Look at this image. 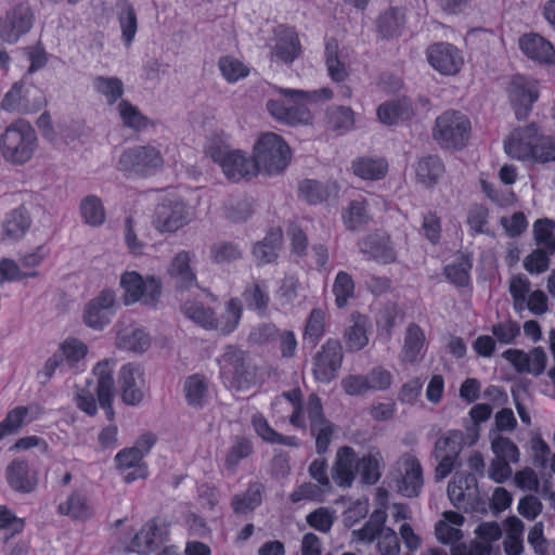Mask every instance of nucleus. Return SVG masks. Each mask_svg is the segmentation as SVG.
I'll use <instances>...</instances> for the list:
<instances>
[{
  "label": "nucleus",
  "mask_w": 555,
  "mask_h": 555,
  "mask_svg": "<svg viewBox=\"0 0 555 555\" xmlns=\"http://www.w3.org/2000/svg\"><path fill=\"white\" fill-rule=\"evenodd\" d=\"M278 92L284 96V100H269L267 109L273 118L291 126L310 122L311 113L306 106L307 103H317L333 96L330 88L313 91L279 88Z\"/></svg>",
  "instance_id": "f257e3e1"
},
{
  "label": "nucleus",
  "mask_w": 555,
  "mask_h": 555,
  "mask_svg": "<svg viewBox=\"0 0 555 555\" xmlns=\"http://www.w3.org/2000/svg\"><path fill=\"white\" fill-rule=\"evenodd\" d=\"M114 361L103 360L93 367V374L96 377V385L91 389L92 382L87 380L86 387H77L75 402L81 411L90 416L98 412L96 400L101 408L105 411L106 416L111 420L114 416L113 400L116 395L115 380L113 377Z\"/></svg>",
  "instance_id": "f03ea898"
},
{
  "label": "nucleus",
  "mask_w": 555,
  "mask_h": 555,
  "mask_svg": "<svg viewBox=\"0 0 555 555\" xmlns=\"http://www.w3.org/2000/svg\"><path fill=\"white\" fill-rule=\"evenodd\" d=\"M36 149V131L24 119L10 124L0 134V155L8 164L21 166L28 163Z\"/></svg>",
  "instance_id": "7ed1b4c3"
},
{
  "label": "nucleus",
  "mask_w": 555,
  "mask_h": 555,
  "mask_svg": "<svg viewBox=\"0 0 555 555\" xmlns=\"http://www.w3.org/2000/svg\"><path fill=\"white\" fill-rule=\"evenodd\" d=\"M217 361L220 377L229 389L244 390L254 384L256 369L246 351L228 345Z\"/></svg>",
  "instance_id": "20e7f679"
},
{
  "label": "nucleus",
  "mask_w": 555,
  "mask_h": 555,
  "mask_svg": "<svg viewBox=\"0 0 555 555\" xmlns=\"http://www.w3.org/2000/svg\"><path fill=\"white\" fill-rule=\"evenodd\" d=\"M205 152L221 167L229 180L237 182L257 175L254 157L250 158L241 151L231 150L219 137L208 140Z\"/></svg>",
  "instance_id": "39448f33"
},
{
  "label": "nucleus",
  "mask_w": 555,
  "mask_h": 555,
  "mask_svg": "<svg viewBox=\"0 0 555 555\" xmlns=\"http://www.w3.org/2000/svg\"><path fill=\"white\" fill-rule=\"evenodd\" d=\"M472 132L469 118L459 111H446L436 118L433 137L441 147H464Z\"/></svg>",
  "instance_id": "423d86ee"
},
{
  "label": "nucleus",
  "mask_w": 555,
  "mask_h": 555,
  "mask_svg": "<svg viewBox=\"0 0 555 555\" xmlns=\"http://www.w3.org/2000/svg\"><path fill=\"white\" fill-rule=\"evenodd\" d=\"M289 159V146L280 135L268 132L258 139L254 155L257 172L262 169L269 175L279 173L286 168Z\"/></svg>",
  "instance_id": "0eeeda50"
},
{
  "label": "nucleus",
  "mask_w": 555,
  "mask_h": 555,
  "mask_svg": "<svg viewBox=\"0 0 555 555\" xmlns=\"http://www.w3.org/2000/svg\"><path fill=\"white\" fill-rule=\"evenodd\" d=\"M193 219L192 208L179 196L167 195L157 204L152 224L160 233H175Z\"/></svg>",
  "instance_id": "6e6552de"
},
{
  "label": "nucleus",
  "mask_w": 555,
  "mask_h": 555,
  "mask_svg": "<svg viewBox=\"0 0 555 555\" xmlns=\"http://www.w3.org/2000/svg\"><path fill=\"white\" fill-rule=\"evenodd\" d=\"M9 8L0 16V38L14 44L28 34L35 22V14L27 0H8Z\"/></svg>",
  "instance_id": "1a4fd4ad"
},
{
  "label": "nucleus",
  "mask_w": 555,
  "mask_h": 555,
  "mask_svg": "<svg viewBox=\"0 0 555 555\" xmlns=\"http://www.w3.org/2000/svg\"><path fill=\"white\" fill-rule=\"evenodd\" d=\"M160 152L151 145L134 146L121 153L117 169L128 176H151L163 166Z\"/></svg>",
  "instance_id": "9d476101"
},
{
  "label": "nucleus",
  "mask_w": 555,
  "mask_h": 555,
  "mask_svg": "<svg viewBox=\"0 0 555 555\" xmlns=\"http://www.w3.org/2000/svg\"><path fill=\"white\" fill-rule=\"evenodd\" d=\"M120 285L125 291L126 305L141 301L145 306L154 307L162 293V284L154 276L143 279L134 271L125 272L120 278Z\"/></svg>",
  "instance_id": "9b49d317"
},
{
  "label": "nucleus",
  "mask_w": 555,
  "mask_h": 555,
  "mask_svg": "<svg viewBox=\"0 0 555 555\" xmlns=\"http://www.w3.org/2000/svg\"><path fill=\"white\" fill-rule=\"evenodd\" d=\"M464 436L461 430H448L438 438L434 446L433 455L438 461L435 479H444L457 465L459 455L463 449Z\"/></svg>",
  "instance_id": "f8f14e48"
},
{
  "label": "nucleus",
  "mask_w": 555,
  "mask_h": 555,
  "mask_svg": "<svg viewBox=\"0 0 555 555\" xmlns=\"http://www.w3.org/2000/svg\"><path fill=\"white\" fill-rule=\"evenodd\" d=\"M43 104L42 92L21 80L15 82L4 94L0 106L9 113L31 114L40 111Z\"/></svg>",
  "instance_id": "ddd939ff"
},
{
  "label": "nucleus",
  "mask_w": 555,
  "mask_h": 555,
  "mask_svg": "<svg viewBox=\"0 0 555 555\" xmlns=\"http://www.w3.org/2000/svg\"><path fill=\"white\" fill-rule=\"evenodd\" d=\"M120 398L127 405H139L146 393L147 387L143 367L138 363H126L118 372Z\"/></svg>",
  "instance_id": "4468645a"
},
{
  "label": "nucleus",
  "mask_w": 555,
  "mask_h": 555,
  "mask_svg": "<svg viewBox=\"0 0 555 555\" xmlns=\"http://www.w3.org/2000/svg\"><path fill=\"white\" fill-rule=\"evenodd\" d=\"M344 359L343 347L336 339H327L313 357V375L317 380L328 384L336 378Z\"/></svg>",
  "instance_id": "2eb2a0df"
},
{
  "label": "nucleus",
  "mask_w": 555,
  "mask_h": 555,
  "mask_svg": "<svg viewBox=\"0 0 555 555\" xmlns=\"http://www.w3.org/2000/svg\"><path fill=\"white\" fill-rule=\"evenodd\" d=\"M508 95L516 118L522 120L527 118L533 103L539 99L538 82L531 78L515 76L509 82Z\"/></svg>",
  "instance_id": "dca6fc26"
},
{
  "label": "nucleus",
  "mask_w": 555,
  "mask_h": 555,
  "mask_svg": "<svg viewBox=\"0 0 555 555\" xmlns=\"http://www.w3.org/2000/svg\"><path fill=\"white\" fill-rule=\"evenodd\" d=\"M426 55L430 66L446 76L457 74L464 63L461 51L449 42H438L429 46Z\"/></svg>",
  "instance_id": "f3484780"
},
{
  "label": "nucleus",
  "mask_w": 555,
  "mask_h": 555,
  "mask_svg": "<svg viewBox=\"0 0 555 555\" xmlns=\"http://www.w3.org/2000/svg\"><path fill=\"white\" fill-rule=\"evenodd\" d=\"M448 496L453 505L465 511H475L474 503H479L477 479L470 473H456L448 485Z\"/></svg>",
  "instance_id": "a211bd4d"
},
{
  "label": "nucleus",
  "mask_w": 555,
  "mask_h": 555,
  "mask_svg": "<svg viewBox=\"0 0 555 555\" xmlns=\"http://www.w3.org/2000/svg\"><path fill=\"white\" fill-rule=\"evenodd\" d=\"M401 478L398 480L399 492L406 498L418 496L423 486V467L412 454L405 453L398 461Z\"/></svg>",
  "instance_id": "6ab92c4d"
},
{
  "label": "nucleus",
  "mask_w": 555,
  "mask_h": 555,
  "mask_svg": "<svg viewBox=\"0 0 555 555\" xmlns=\"http://www.w3.org/2000/svg\"><path fill=\"white\" fill-rule=\"evenodd\" d=\"M115 313V294L104 289L89 301L85 308V323L93 330H103Z\"/></svg>",
  "instance_id": "aec40b11"
},
{
  "label": "nucleus",
  "mask_w": 555,
  "mask_h": 555,
  "mask_svg": "<svg viewBox=\"0 0 555 555\" xmlns=\"http://www.w3.org/2000/svg\"><path fill=\"white\" fill-rule=\"evenodd\" d=\"M520 374L541 375L546 366L547 356L542 347H534L530 352L520 349H507L502 353Z\"/></svg>",
  "instance_id": "412c9836"
},
{
  "label": "nucleus",
  "mask_w": 555,
  "mask_h": 555,
  "mask_svg": "<svg viewBox=\"0 0 555 555\" xmlns=\"http://www.w3.org/2000/svg\"><path fill=\"white\" fill-rule=\"evenodd\" d=\"M540 137L541 133L535 124L515 129L504 141V150L515 159L529 160Z\"/></svg>",
  "instance_id": "4be33fe9"
},
{
  "label": "nucleus",
  "mask_w": 555,
  "mask_h": 555,
  "mask_svg": "<svg viewBox=\"0 0 555 555\" xmlns=\"http://www.w3.org/2000/svg\"><path fill=\"white\" fill-rule=\"evenodd\" d=\"M359 456L349 446L340 447L332 466V478L340 488H350L358 474Z\"/></svg>",
  "instance_id": "5701e85b"
},
{
  "label": "nucleus",
  "mask_w": 555,
  "mask_h": 555,
  "mask_svg": "<svg viewBox=\"0 0 555 555\" xmlns=\"http://www.w3.org/2000/svg\"><path fill=\"white\" fill-rule=\"evenodd\" d=\"M274 37L272 57L283 63L294 62L300 54V42L294 28L281 25L275 29Z\"/></svg>",
  "instance_id": "b1692460"
},
{
  "label": "nucleus",
  "mask_w": 555,
  "mask_h": 555,
  "mask_svg": "<svg viewBox=\"0 0 555 555\" xmlns=\"http://www.w3.org/2000/svg\"><path fill=\"white\" fill-rule=\"evenodd\" d=\"M519 47L529 59L543 64H555V49L544 37L526 34L519 38Z\"/></svg>",
  "instance_id": "393cba45"
},
{
  "label": "nucleus",
  "mask_w": 555,
  "mask_h": 555,
  "mask_svg": "<svg viewBox=\"0 0 555 555\" xmlns=\"http://www.w3.org/2000/svg\"><path fill=\"white\" fill-rule=\"evenodd\" d=\"M426 352V337L424 331L416 323H410L404 333L401 360L405 363L420 362Z\"/></svg>",
  "instance_id": "a878e982"
},
{
  "label": "nucleus",
  "mask_w": 555,
  "mask_h": 555,
  "mask_svg": "<svg viewBox=\"0 0 555 555\" xmlns=\"http://www.w3.org/2000/svg\"><path fill=\"white\" fill-rule=\"evenodd\" d=\"M377 116L380 122L392 126L410 120L414 116V107L408 98L388 101L378 106Z\"/></svg>",
  "instance_id": "bb28decb"
},
{
  "label": "nucleus",
  "mask_w": 555,
  "mask_h": 555,
  "mask_svg": "<svg viewBox=\"0 0 555 555\" xmlns=\"http://www.w3.org/2000/svg\"><path fill=\"white\" fill-rule=\"evenodd\" d=\"M360 251L367 255L369 258L384 263L393 262L396 259V253L389 237L371 234L363 238L360 244Z\"/></svg>",
  "instance_id": "cd10ccee"
},
{
  "label": "nucleus",
  "mask_w": 555,
  "mask_h": 555,
  "mask_svg": "<svg viewBox=\"0 0 555 555\" xmlns=\"http://www.w3.org/2000/svg\"><path fill=\"white\" fill-rule=\"evenodd\" d=\"M183 392L188 404L195 409H203L209 401V383L201 374H193L185 378Z\"/></svg>",
  "instance_id": "c85d7f7f"
},
{
  "label": "nucleus",
  "mask_w": 555,
  "mask_h": 555,
  "mask_svg": "<svg viewBox=\"0 0 555 555\" xmlns=\"http://www.w3.org/2000/svg\"><path fill=\"white\" fill-rule=\"evenodd\" d=\"M7 479L10 487L21 493H29L37 486V479L30 475L28 463L22 460H14L8 466Z\"/></svg>",
  "instance_id": "c756f323"
},
{
  "label": "nucleus",
  "mask_w": 555,
  "mask_h": 555,
  "mask_svg": "<svg viewBox=\"0 0 555 555\" xmlns=\"http://www.w3.org/2000/svg\"><path fill=\"white\" fill-rule=\"evenodd\" d=\"M192 255L189 251H179L172 259L169 274L180 289H190L196 285V275L190 266Z\"/></svg>",
  "instance_id": "7c9ffc66"
},
{
  "label": "nucleus",
  "mask_w": 555,
  "mask_h": 555,
  "mask_svg": "<svg viewBox=\"0 0 555 555\" xmlns=\"http://www.w3.org/2000/svg\"><path fill=\"white\" fill-rule=\"evenodd\" d=\"M31 218L24 206H20L10 211L2 224L3 238L17 241L22 238L29 230Z\"/></svg>",
  "instance_id": "2f4dec72"
},
{
  "label": "nucleus",
  "mask_w": 555,
  "mask_h": 555,
  "mask_svg": "<svg viewBox=\"0 0 555 555\" xmlns=\"http://www.w3.org/2000/svg\"><path fill=\"white\" fill-rule=\"evenodd\" d=\"M351 320L352 324L346 328L344 338L349 351H359L369 344L370 321L367 317L360 313H353Z\"/></svg>",
  "instance_id": "473e14b6"
},
{
  "label": "nucleus",
  "mask_w": 555,
  "mask_h": 555,
  "mask_svg": "<svg viewBox=\"0 0 555 555\" xmlns=\"http://www.w3.org/2000/svg\"><path fill=\"white\" fill-rule=\"evenodd\" d=\"M117 20L121 30V40L130 47L138 30V18L133 7L128 0H117Z\"/></svg>",
  "instance_id": "72a5a7b5"
},
{
  "label": "nucleus",
  "mask_w": 555,
  "mask_h": 555,
  "mask_svg": "<svg viewBox=\"0 0 555 555\" xmlns=\"http://www.w3.org/2000/svg\"><path fill=\"white\" fill-rule=\"evenodd\" d=\"M384 457L379 450L372 449L358 462V474L365 485H375L382 477Z\"/></svg>",
  "instance_id": "f704fd0d"
},
{
  "label": "nucleus",
  "mask_w": 555,
  "mask_h": 555,
  "mask_svg": "<svg viewBox=\"0 0 555 555\" xmlns=\"http://www.w3.org/2000/svg\"><path fill=\"white\" fill-rule=\"evenodd\" d=\"M254 453V446L250 439L242 436H235L231 446L224 455V467L228 472L234 474L240 463L248 459Z\"/></svg>",
  "instance_id": "c9c22d12"
},
{
  "label": "nucleus",
  "mask_w": 555,
  "mask_h": 555,
  "mask_svg": "<svg viewBox=\"0 0 555 555\" xmlns=\"http://www.w3.org/2000/svg\"><path fill=\"white\" fill-rule=\"evenodd\" d=\"M264 487L260 482H250L244 493L232 498L231 506L235 514H246L256 509L262 502Z\"/></svg>",
  "instance_id": "e433bc0d"
},
{
  "label": "nucleus",
  "mask_w": 555,
  "mask_h": 555,
  "mask_svg": "<svg viewBox=\"0 0 555 555\" xmlns=\"http://www.w3.org/2000/svg\"><path fill=\"white\" fill-rule=\"evenodd\" d=\"M93 90L105 99L108 105H114L121 99L125 86L120 78L115 76H96L92 80Z\"/></svg>",
  "instance_id": "4c0bfd02"
},
{
  "label": "nucleus",
  "mask_w": 555,
  "mask_h": 555,
  "mask_svg": "<svg viewBox=\"0 0 555 555\" xmlns=\"http://www.w3.org/2000/svg\"><path fill=\"white\" fill-rule=\"evenodd\" d=\"M282 231L280 229L272 230L260 242H258L253 249L256 260L261 263H270L278 257V250L282 244Z\"/></svg>",
  "instance_id": "58836bf2"
},
{
  "label": "nucleus",
  "mask_w": 555,
  "mask_h": 555,
  "mask_svg": "<svg viewBox=\"0 0 555 555\" xmlns=\"http://www.w3.org/2000/svg\"><path fill=\"white\" fill-rule=\"evenodd\" d=\"M325 64L328 75L336 82L345 81L348 77L347 65L339 56L338 42L331 38L325 42Z\"/></svg>",
  "instance_id": "ea45409f"
},
{
  "label": "nucleus",
  "mask_w": 555,
  "mask_h": 555,
  "mask_svg": "<svg viewBox=\"0 0 555 555\" xmlns=\"http://www.w3.org/2000/svg\"><path fill=\"white\" fill-rule=\"evenodd\" d=\"M387 513L384 509H375L364 526L352 531V537L363 543H372L385 530Z\"/></svg>",
  "instance_id": "a19ab883"
},
{
  "label": "nucleus",
  "mask_w": 555,
  "mask_h": 555,
  "mask_svg": "<svg viewBox=\"0 0 555 555\" xmlns=\"http://www.w3.org/2000/svg\"><path fill=\"white\" fill-rule=\"evenodd\" d=\"M150 343L149 335L142 328H125L116 337V346L119 349L133 352H144Z\"/></svg>",
  "instance_id": "79ce46f5"
},
{
  "label": "nucleus",
  "mask_w": 555,
  "mask_h": 555,
  "mask_svg": "<svg viewBox=\"0 0 555 555\" xmlns=\"http://www.w3.org/2000/svg\"><path fill=\"white\" fill-rule=\"evenodd\" d=\"M242 312L241 300L238 298H231L227 302L224 313L219 319L214 317L212 328L220 331L222 334L232 333L240 323Z\"/></svg>",
  "instance_id": "37998d69"
},
{
  "label": "nucleus",
  "mask_w": 555,
  "mask_h": 555,
  "mask_svg": "<svg viewBox=\"0 0 555 555\" xmlns=\"http://www.w3.org/2000/svg\"><path fill=\"white\" fill-rule=\"evenodd\" d=\"M404 25L403 13L396 8H390L379 15L377 29L383 38L399 36Z\"/></svg>",
  "instance_id": "c03bdc74"
},
{
  "label": "nucleus",
  "mask_w": 555,
  "mask_h": 555,
  "mask_svg": "<svg viewBox=\"0 0 555 555\" xmlns=\"http://www.w3.org/2000/svg\"><path fill=\"white\" fill-rule=\"evenodd\" d=\"M326 124L334 131H350L354 125V113L348 106H331L326 111Z\"/></svg>",
  "instance_id": "a18cd8bd"
},
{
  "label": "nucleus",
  "mask_w": 555,
  "mask_h": 555,
  "mask_svg": "<svg viewBox=\"0 0 555 555\" xmlns=\"http://www.w3.org/2000/svg\"><path fill=\"white\" fill-rule=\"evenodd\" d=\"M353 172L365 180H379L387 173V163L380 158H359L352 164Z\"/></svg>",
  "instance_id": "49530a36"
},
{
  "label": "nucleus",
  "mask_w": 555,
  "mask_h": 555,
  "mask_svg": "<svg viewBox=\"0 0 555 555\" xmlns=\"http://www.w3.org/2000/svg\"><path fill=\"white\" fill-rule=\"evenodd\" d=\"M242 297L248 309L263 314L269 306L270 296L264 283H253L248 285L242 294Z\"/></svg>",
  "instance_id": "de8ad7c7"
},
{
  "label": "nucleus",
  "mask_w": 555,
  "mask_h": 555,
  "mask_svg": "<svg viewBox=\"0 0 555 555\" xmlns=\"http://www.w3.org/2000/svg\"><path fill=\"white\" fill-rule=\"evenodd\" d=\"M333 294L335 305L343 309L347 306L349 299L354 298L356 284L352 276L346 271H338L333 283Z\"/></svg>",
  "instance_id": "09e8293b"
},
{
  "label": "nucleus",
  "mask_w": 555,
  "mask_h": 555,
  "mask_svg": "<svg viewBox=\"0 0 555 555\" xmlns=\"http://www.w3.org/2000/svg\"><path fill=\"white\" fill-rule=\"evenodd\" d=\"M443 164L438 156H426L420 159L416 166L417 179L426 184H435L443 172Z\"/></svg>",
  "instance_id": "8fccbe9b"
},
{
  "label": "nucleus",
  "mask_w": 555,
  "mask_h": 555,
  "mask_svg": "<svg viewBox=\"0 0 555 555\" xmlns=\"http://www.w3.org/2000/svg\"><path fill=\"white\" fill-rule=\"evenodd\" d=\"M157 531L158 527L155 522L145 524L133 537L131 550L140 555L153 553L156 548L155 537Z\"/></svg>",
  "instance_id": "3c124183"
},
{
  "label": "nucleus",
  "mask_w": 555,
  "mask_h": 555,
  "mask_svg": "<svg viewBox=\"0 0 555 555\" xmlns=\"http://www.w3.org/2000/svg\"><path fill=\"white\" fill-rule=\"evenodd\" d=\"M344 223L350 231H357L370 220L367 205L364 199H353L349 203L344 215Z\"/></svg>",
  "instance_id": "603ef678"
},
{
  "label": "nucleus",
  "mask_w": 555,
  "mask_h": 555,
  "mask_svg": "<svg viewBox=\"0 0 555 555\" xmlns=\"http://www.w3.org/2000/svg\"><path fill=\"white\" fill-rule=\"evenodd\" d=\"M80 214L83 221L92 227L101 225L105 220L103 204L95 195H88L81 201Z\"/></svg>",
  "instance_id": "864d4df0"
},
{
  "label": "nucleus",
  "mask_w": 555,
  "mask_h": 555,
  "mask_svg": "<svg viewBox=\"0 0 555 555\" xmlns=\"http://www.w3.org/2000/svg\"><path fill=\"white\" fill-rule=\"evenodd\" d=\"M56 352L61 356L65 365L69 369H73L86 357L88 347L85 343L77 338H67L60 346V349Z\"/></svg>",
  "instance_id": "5fc2aeb1"
},
{
  "label": "nucleus",
  "mask_w": 555,
  "mask_h": 555,
  "mask_svg": "<svg viewBox=\"0 0 555 555\" xmlns=\"http://www.w3.org/2000/svg\"><path fill=\"white\" fill-rule=\"evenodd\" d=\"M183 314L204 328H212L214 311L202 302L188 300L181 308Z\"/></svg>",
  "instance_id": "6e6d98bb"
},
{
  "label": "nucleus",
  "mask_w": 555,
  "mask_h": 555,
  "mask_svg": "<svg viewBox=\"0 0 555 555\" xmlns=\"http://www.w3.org/2000/svg\"><path fill=\"white\" fill-rule=\"evenodd\" d=\"M472 262L468 258L462 256L455 262L449 263L444 267L446 278L459 287H464L469 284V271Z\"/></svg>",
  "instance_id": "4d7b16f0"
},
{
  "label": "nucleus",
  "mask_w": 555,
  "mask_h": 555,
  "mask_svg": "<svg viewBox=\"0 0 555 555\" xmlns=\"http://www.w3.org/2000/svg\"><path fill=\"white\" fill-rule=\"evenodd\" d=\"M555 222L550 219H538L533 224L537 244L548 253L555 251Z\"/></svg>",
  "instance_id": "13d9d810"
},
{
  "label": "nucleus",
  "mask_w": 555,
  "mask_h": 555,
  "mask_svg": "<svg viewBox=\"0 0 555 555\" xmlns=\"http://www.w3.org/2000/svg\"><path fill=\"white\" fill-rule=\"evenodd\" d=\"M218 67L223 78L230 83L236 82L249 74L245 64L230 55L222 56L218 62Z\"/></svg>",
  "instance_id": "bf43d9fd"
},
{
  "label": "nucleus",
  "mask_w": 555,
  "mask_h": 555,
  "mask_svg": "<svg viewBox=\"0 0 555 555\" xmlns=\"http://www.w3.org/2000/svg\"><path fill=\"white\" fill-rule=\"evenodd\" d=\"M118 111L124 125L128 128L141 130L147 127L149 119L129 101L121 100L118 104Z\"/></svg>",
  "instance_id": "052dcab7"
},
{
  "label": "nucleus",
  "mask_w": 555,
  "mask_h": 555,
  "mask_svg": "<svg viewBox=\"0 0 555 555\" xmlns=\"http://www.w3.org/2000/svg\"><path fill=\"white\" fill-rule=\"evenodd\" d=\"M331 489H326L320 483L304 482L291 494V501L293 503L300 502L302 500H310L315 502H323L326 494L331 493Z\"/></svg>",
  "instance_id": "680f3d73"
},
{
  "label": "nucleus",
  "mask_w": 555,
  "mask_h": 555,
  "mask_svg": "<svg viewBox=\"0 0 555 555\" xmlns=\"http://www.w3.org/2000/svg\"><path fill=\"white\" fill-rule=\"evenodd\" d=\"M210 257L216 263H228L242 257V249L231 242H217L210 247Z\"/></svg>",
  "instance_id": "e2e57ef3"
},
{
  "label": "nucleus",
  "mask_w": 555,
  "mask_h": 555,
  "mask_svg": "<svg viewBox=\"0 0 555 555\" xmlns=\"http://www.w3.org/2000/svg\"><path fill=\"white\" fill-rule=\"evenodd\" d=\"M529 160L538 164L555 162V137L541 134Z\"/></svg>",
  "instance_id": "0e129e2a"
},
{
  "label": "nucleus",
  "mask_w": 555,
  "mask_h": 555,
  "mask_svg": "<svg viewBox=\"0 0 555 555\" xmlns=\"http://www.w3.org/2000/svg\"><path fill=\"white\" fill-rule=\"evenodd\" d=\"M491 449L495 459L511 463L519 461V449L509 438L495 436L491 441Z\"/></svg>",
  "instance_id": "69168bd1"
},
{
  "label": "nucleus",
  "mask_w": 555,
  "mask_h": 555,
  "mask_svg": "<svg viewBox=\"0 0 555 555\" xmlns=\"http://www.w3.org/2000/svg\"><path fill=\"white\" fill-rule=\"evenodd\" d=\"M61 514L68 515L75 519H83L90 515V508L83 495L74 493L66 502L59 505Z\"/></svg>",
  "instance_id": "338daca9"
},
{
  "label": "nucleus",
  "mask_w": 555,
  "mask_h": 555,
  "mask_svg": "<svg viewBox=\"0 0 555 555\" xmlns=\"http://www.w3.org/2000/svg\"><path fill=\"white\" fill-rule=\"evenodd\" d=\"M491 333L496 341L502 345H513L520 335V325L513 320H506L493 324Z\"/></svg>",
  "instance_id": "774afa93"
}]
</instances>
